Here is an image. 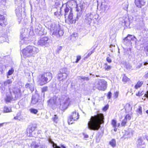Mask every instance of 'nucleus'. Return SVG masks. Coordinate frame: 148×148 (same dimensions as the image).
<instances>
[{
    "label": "nucleus",
    "mask_w": 148,
    "mask_h": 148,
    "mask_svg": "<svg viewBox=\"0 0 148 148\" xmlns=\"http://www.w3.org/2000/svg\"><path fill=\"white\" fill-rule=\"evenodd\" d=\"M118 93H114V97L115 98H116L118 96Z\"/></svg>",
    "instance_id": "50"
},
{
    "label": "nucleus",
    "mask_w": 148,
    "mask_h": 148,
    "mask_svg": "<svg viewBox=\"0 0 148 148\" xmlns=\"http://www.w3.org/2000/svg\"><path fill=\"white\" fill-rule=\"evenodd\" d=\"M64 16L68 15L69 13H70L71 12L73 13V10L71 8H70L69 6L66 5V7L64 9Z\"/></svg>",
    "instance_id": "17"
},
{
    "label": "nucleus",
    "mask_w": 148,
    "mask_h": 148,
    "mask_svg": "<svg viewBox=\"0 0 148 148\" xmlns=\"http://www.w3.org/2000/svg\"><path fill=\"white\" fill-rule=\"evenodd\" d=\"M12 100L10 95L9 93L8 94H7L6 97L5 99V100L6 103H9L10 101Z\"/></svg>",
    "instance_id": "25"
},
{
    "label": "nucleus",
    "mask_w": 148,
    "mask_h": 148,
    "mask_svg": "<svg viewBox=\"0 0 148 148\" xmlns=\"http://www.w3.org/2000/svg\"><path fill=\"white\" fill-rule=\"evenodd\" d=\"M21 116V112H19L17 114V115L16 116Z\"/></svg>",
    "instance_id": "54"
},
{
    "label": "nucleus",
    "mask_w": 148,
    "mask_h": 148,
    "mask_svg": "<svg viewBox=\"0 0 148 148\" xmlns=\"http://www.w3.org/2000/svg\"><path fill=\"white\" fill-rule=\"evenodd\" d=\"M78 147V145H76V148H77V147Z\"/></svg>",
    "instance_id": "63"
},
{
    "label": "nucleus",
    "mask_w": 148,
    "mask_h": 148,
    "mask_svg": "<svg viewBox=\"0 0 148 148\" xmlns=\"http://www.w3.org/2000/svg\"><path fill=\"white\" fill-rule=\"evenodd\" d=\"M38 49L35 47L32 46H28L23 49L22 53L25 57L30 56L38 52Z\"/></svg>",
    "instance_id": "3"
},
{
    "label": "nucleus",
    "mask_w": 148,
    "mask_h": 148,
    "mask_svg": "<svg viewBox=\"0 0 148 148\" xmlns=\"http://www.w3.org/2000/svg\"><path fill=\"white\" fill-rule=\"evenodd\" d=\"M52 77V74L50 72H44L38 77L37 82L39 85L42 86L50 82Z\"/></svg>",
    "instance_id": "2"
},
{
    "label": "nucleus",
    "mask_w": 148,
    "mask_h": 148,
    "mask_svg": "<svg viewBox=\"0 0 148 148\" xmlns=\"http://www.w3.org/2000/svg\"><path fill=\"white\" fill-rule=\"evenodd\" d=\"M109 144L113 147H115L116 146V141L114 139H112V140L109 142Z\"/></svg>",
    "instance_id": "27"
},
{
    "label": "nucleus",
    "mask_w": 148,
    "mask_h": 148,
    "mask_svg": "<svg viewBox=\"0 0 148 148\" xmlns=\"http://www.w3.org/2000/svg\"><path fill=\"white\" fill-rule=\"evenodd\" d=\"M7 24V22L5 20L4 16L0 14V25L2 26H4Z\"/></svg>",
    "instance_id": "15"
},
{
    "label": "nucleus",
    "mask_w": 148,
    "mask_h": 148,
    "mask_svg": "<svg viewBox=\"0 0 148 148\" xmlns=\"http://www.w3.org/2000/svg\"><path fill=\"white\" fill-rule=\"evenodd\" d=\"M141 93H136V95L137 96H139L140 95V94H141Z\"/></svg>",
    "instance_id": "59"
},
{
    "label": "nucleus",
    "mask_w": 148,
    "mask_h": 148,
    "mask_svg": "<svg viewBox=\"0 0 148 148\" xmlns=\"http://www.w3.org/2000/svg\"><path fill=\"white\" fill-rule=\"evenodd\" d=\"M147 64H148V61L144 62V65H146Z\"/></svg>",
    "instance_id": "55"
},
{
    "label": "nucleus",
    "mask_w": 148,
    "mask_h": 148,
    "mask_svg": "<svg viewBox=\"0 0 148 148\" xmlns=\"http://www.w3.org/2000/svg\"><path fill=\"white\" fill-rule=\"evenodd\" d=\"M52 119L54 122L57 123L58 120V117L57 115H54L52 117Z\"/></svg>",
    "instance_id": "32"
},
{
    "label": "nucleus",
    "mask_w": 148,
    "mask_h": 148,
    "mask_svg": "<svg viewBox=\"0 0 148 148\" xmlns=\"http://www.w3.org/2000/svg\"><path fill=\"white\" fill-rule=\"evenodd\" d=\"M106 61L109 63H110L112 62V60L109 57H107L106 59Z\"/></svg>",
    "instance_id": "47"
},
{
    "label": "nucleus",
    "mask_w": 148,
    "mask_h": 148,
    "mask_svg": "<svg viewBox=\"0 0 148 148\" xmlns=\"http://www.w3.org/2000/svg\"><path fill=\"white\" fill-rule=\"evenodd\" d=\"M137 148H145L144 143H143V138L142 137H139L137 141Z\"/></svg>",
    "instance_id": "14"
},
{
    "label": "nucleus",
    "mask_w": 148,
    "mask_h": 148,
    "mask_svg": "<svg viewBox=\"0 0 148 148\" xmlns=\"http://www.w3.org/2000/svg\"><path fill=\"white\" fill-rule=\"evenodd\" d=\"M119 125H120V124H119H119H118V127L119 126Z\"/></svg>",
    "instance_id": "64"
},
{
    "label": "nucleus",
    "mask_w": 148,
    "mask_h": 148,
    "mask_svg": "<svg viewBox=\"0 0 148 148\" xmlns=\"http://www.w3.org/2000/svg\"><path fill=\"white\" fill-rule=\"evenodd\" d=\"M49 40L48 37L44 36L40 39L38 42V44L40 46L47 45L49 43Z\"/></svg>",
    "instance_id": "9"
},
{
    "label": "nucleus",
    "mask_w": 148,
    "mask_h": 148,
    "mask_svg": "<svg viewBox=\"0 0 148 148\" xmlns=\"http://www.w3.org/2000/svg\"><path fill=\"white\" fill-rule=\"evenodd\" d=\"M14 71V69L12 68H11L10 70H9L7 73V75H10L12 74L13 73Z\"/></svg>",
    "instance_id": "34"
},
{
    "label": "nucleus",
    "mask_w": 148,
    "mask_h": 148,
    "mask_svg": "<svg viewBox=\"0 0 148 148\" xmlns=\"http://www.w3.org/2000/svg\"><path fill=\"white\" fill-rule=\"evenodd\" d=\"M130 136V135L129 134V132L127 130L125 131V134L123 135V137L124 138H128V137Z\"/></svg>",
    "instance_id": "30"
},
{
    "label": "nucleus",
    "mask_w": 148,
    "mask_h": 148,
    "mask_svg": "<svg viewBox=\"0 0 148 148\" xmlns=\"http://www.w3.org/2000/svg\"><path fill=\"white\" fill-rule=\"evenodd\" d=\"M9 94L10 95L12 100H15L16 98H15L16 97V94H21V93H9Z\"/></svg>",
    "instance_id": "31"
},
{
    "label": "nucleus",
    "mask_w": 148,
    "mask_h": 148,
    "mask_svg": "<svg viewBox=\"0 0 148 148\" xmlns=\"http://www.w3.org/2000/svg\"><path fill=\"white\" fill-rule=\"evenodd\" d=\"M83 135L84 136V137L85 138H88V136L87 134H83Z\"/></svg>",
    "instance_id": "53"
},
{
    "label": "nucleus",
    "mask_w": 148,
    "mask_h": 148,
    "mask_svg": "<svg viewBox=\"0 0 148 148\" xmlns=\"http://www.w3.org/2000/svg\"><path fill=\"white\" fill-rule=\"evenodd\" d=\"M60 12H59L58 11H56L54 13V15L57 17H58L60 16Z\"/></svg>",
    "instance_id": "45"
},
{
    "label": "nucleus",
    "mask_w": 148,
    "mask_h": 148,
    "mask_svg": "<svg viewBox=\"0 0 148 148\" xmlns=\"http://www.w3.org/2000/svg\"><path fill=\"white\" fill-rule=\"evenodd\" d=\"M143 84V81L139 80L137 82L136 84L135 85L134 88L135 89H137L140 87L142 86Z\"/></svg>",
    "instance_id": "21"
},
{
    "label": "nucleus",
    "mask_w": 148,
    "mask_h": 148,
    "mask_svg": "<svg viewBox=\"0 0 148 148\" xmlns=\"http://www.w3.org/2000/svg\"><path fill=\"white\" fill-rule=\"evenodd\" d=\"M12 81L11 79H8L6 80V81H4L3 84L5 86H6L8 84H10L12 83Z\"/></svg>",
    "instance_id": "29"
},
{
    "label": "nucleus",
    "mask_w": 148,
    "mask_h": 148,
    "mask_svg": "<svg viewBox=\"0 0 148 148\" xmlns=\"http://www.w3.org/2000/svg\"><path fill=\"white\" fill-rule=\"evenodd\" d=\"M16 97L15 98V100L17 99L18 98L20 97H21V94H16Z\"/></svg>",
    "instance_id": "46"
},
{
    "label": "nucleus",
    "mask_w": 148,
    "mask_h": 148,
    "mask_svg": "<svg viewBox=\"0 0 148 148\" xmlns=\"http://www.w3.org/2000/svg\"><path fill=\"white\" fill-rule=\"evenodd\" d=\"M80 79L84 80H86V81H88L89 80V78L88 77H80Z\"/></svg>",
    "instance_id": "42"
},
{
    "label": "nucleus",
    "mask_w": 148,
    "mask_h": 148,
    "mask_svg": "<svg viewBox=\"0 0 148 148\" xmlns=\"http://www.w3.org/2000/svg\"><path fill=\"white\" fill-rule=\"evenodd\" d=\"M145 95L147 96V97L148 98V93H146V94H145Z\"/></svg>",
    "instance_id": "61"
},
{
    "label": "nucleus",
    "mask_w": 148,
    "mask_h": 148,
    "mask_svg": "<svg viewBox=\"0 0 148 148\" xmlns=\"http://www.w3.org/2000/svg\"><path fill=\"white\" fill-rule=\"evenodd\" d=\"M144 77L147 79H148V72L144 76Z\"/></svg>",
    "instance_id": "51"
},
{
    "label": "nucleus",
    "mask_w": 148,
    "mask_h": 148,
    "mask_svg": "<svg viewBox=\"0 0 148 148\" xmlns=\"http://www.w3.org/2000/svg\"><path fill=\"white\" fill-rule=\"evenodd\" d=\"M14 119L15 120H18L19 121H21L22 120V116H16L14 117Z\"/></svg>",
    "instance_id": "39"
},
{
    "label": "nucleus",
    "mask_w": 148,
    "mask_h": 148,
    "mask_svg": "<svg viewBox=\"0 0 148 148\" xmlns=\"http://www.w3.org/2000/svg\"><path fill=\"white\" fill-rule=\"evenodd\" d=\"M50 29L51 31H52L53 30L54 31L53 32V34H55L56 33L58 32V28L57 27H56L55 26H53V25H52V27H51Z\"/></svg>",
    "instance_id": "23"
},
{
    "label": "nucleus",
    "mask_w": 148,
    "mask_h": 148,
    "mask_svg": "<svg viewBox=\"0 0 148 148\" xmlns=\"http://www.w3.org/2000/svg\"><path fill=\"white\" fill-rule=\"evenodd\" d=\"M48 140L49 143L52 145L53 148H61L60 146H58L55 143L51 138H48Z\"/></svg>",
    "instance_id": "20"
},
{
    "label": "nucleus",
    "mask_w": 148,
    "mask_h": 148,
    "mask_svg": "<svg viewBox=\"0 0 148 148\" xmlns=\"http://www.w3.org/2000/svg\"><path fill=\"white\" fill-rule=\"evenodd\" d=\"M32 84L27 83L25 85V87L27 88H28L31 89L32 87Z\"/></svg>",
    "instance_id": "38"
},
{
    "label": "nucleus",
    "mask_w": 148,
    "mask_h": 148,
    "mask_svg": "<svg viewBox=\"0 0 148 148\" xmlns=\"http://www.w3.org/2000/svg\"><path fill=\"white\" fill-rule=\"evenodd\" d=\"M146 1L147 0H135L134 3L137 7L141 8L145 4Z\"/></svg>",
    "instance_id": "12"
},
{
    "label": "nucleus",
    "mask_w": 148,
    "mask_h": 148,
    "mask_svg": "<svg viewBox=\"0 0 148 148\" xmlns=\"http://www.w3.org/2000/svg\"><path fill=\"white\" fill-rule=\"evenodd\" d=\"M4 123H0V127L3 126Z\"/></svg>",
    "instance_id": "60"
},
{
    "label": "nucleus",
    "mask_w": 148,
    "mask_h": 148,
    "mask_svg": "<svg viewBox=\"0 0 148 148\" xmlns=\"http://www.w3.org/2000/svg\"><path fill=\"white\" fill-rule=\"evenodd\" d=\"M127 131L129 133V134L130 135V136H132L133 133L134 132V131L133 130H132L131 128H129L128 130H127Z\"/></svg>",
    "instance_id": "41"
},
{
    "label": "nucleus",
    "mask_w": 148,
    "mask_h": 148,
    "mask_svg": "<svg viewBox=\"0 0 148 148\" xmlns=\"http://www.w3.org/2000/svg\"><path fill=\"white\" fill-rule=\"evenodd\" d=\"M81 56H77V58L75 61V62L76 63H77L81 59Z\"/></svg>",
    "instance_id": "44"
},
{
    "label": "nucleus",
    "mask_w": 148,
    "mask_h": 148,
    "mask_svg": "<svg viewBox=\"0 0 148 148\" xmlns=\"http://www.w3.org/2000/svg\"><path fill=\"white\" fill-rule=\"evenodd\" d=\"M121 75L122 77V81L124 84L127 83L130 81V79L128 78L125 74H123Z\"/></svg>",
    "instance_id": "18"
},
{
    "label": "nucleus",
    "mask_w": 148,
    "mask_h": 148,
    "mask_svg": "<svg viewBox=\"0 0 148 148\" xmlns=\"http://www.w3.org/2000/svg\"><path fill=\"white\" fill-rule=\"evenodd\" d=\"M67 73L65 72L60 73H58V79L60 81L66 79L67 77Z\"/></svg>",
    "instance_id": "13"
},
{
    "label": "nucleus",
    "mask_w": 148,
    "mask_h": 148,
    "mask_svg": "<svg viewBox=\"0 0 148 148\" xmlns=\"http://www.w3.org/2000/svg\"><path fill=\"white\" fill-rule=\"evenodd\" d=\"M29 111L31 113L35 114H36L38 112V110L37 109L32 108L30 109Z\"/></svg>",
    "instance_id": "33"
},
{
    "label": "nucleus",
    "mask_w": 148,
    "mask_h": 148,
    "mask_svg": "<svg viewBox=\"0 0 148 148\" xmlns=\"http://www.w3.org/2000/svg\"><path fill=\"white\" fill-rule=\"evenodd\" d=\"M112 93H108L107 95V97L109 99H110L111 98L112 96Z\"/></svg>",
    "instance_id": "49"
},
{
    "label": "nucleus",
    "mask_w": 148,
    "mask_h": 148,
    "mask_svg": "<svg viewBox=\"0 0 148 148\" xmlns=\"http://www.w3.org/2000/svg\"><path fill=\"white\" fill-rule=\"evenodd\" d=\"M107 82L105 80L99 79L96 85V88L99 90L104 91L106 89Z\"/></svg>",
    "instance_id": "6"
},
{
    "label": "nucleus",
    "mask_w": 148,
    "mask_h": 148,
    "mask_svg": "<svg viewBox=\"0 0 148 148\" xmlns=\"http://www.w3.org/2000/svg\"><path fill=\"white\" fill-rule=\"evenodd\" d=\"M56 97H53L47 101L48 106L53 108L56 105Z\"/></svg>",
    "instance_id": "11"
},
{
    "label": "nucleus",
    "mask_w": 148,
    "mask_h": 148,
    "mask_svg": "<svg viewBox=\"0 0 148 148\" xmlns=\"http://www.w3.org/2000/svg\"><path fill=\"white\" fill-rule=\"evenodd\" d=\"M125 111L127 112H129L131 111L132 109V107L130 105L129 103H127L124 107Z\"/></svg>",
    "instance_id": "24"
},
{
    "label": "nucleus",
    "mask_w": 148,
    "mask_h": 148,
    "mask_svg": "<svg viewBox=\"0 0 148 148\" xmlns=\"http://www.w3.org/2000/svg\"><path fill=\"white\" fill-rule=\"evenodd\" d=\"M127 21H124V22H124V25H125L126 26H127V25H126V24H127Z\"/></svg>",
    "instance_id": "56"
},
{
    "label": "nucleus",
    "mask_w": 148,
    "mask_h": 148,
    "mask_svg": "<svg viewBox=\"0 0 148 148\" xmlns=\"http://www.w3.org/2000/svg\"><path fill=\"white\" fill-rule=\"evenodd\" d=\"M144 138V139H146L148 141V136H147V135H145L144 137H143Z\"/></svg>",
    "instance_id": "52"
},
{
    "label": "nucleus",
    "mask_w": 148,
    "mask_h": 148,
    "mask_svg": "<svg viewBox=\"0 0 148 148\" xmlns=\"http://www.w3.org/2000/svg\"><path fill=\"white\" fill-rule=\"evenodd\" d=\"M112 125L113 127H116V121L114 119H113L112 121Z\"/></svg>",
    "instance_id": "36"
},
{
    "label": "nucleus",
    "mask_w": 148,
    "mask_h": 148,
    "mask_svg": "<svg viewBox=\"0 0 148 148\" xmlns=\"http://www.w3.org/2000/svg\"><path fill=\"white\" fill-rule=\"evenodd\" d=\"M61 147L62 148H66V147L64 146L63 145H61Z\"/></svg>",
    "instance_id": "57"
},
{
    "label": "nucleus",
    "mask_w": 148,
    "mask_h": 148,
    "mask_svg": "<svg viewBox=\"0 0 148 148\" xmlns=\"http://www.w3.org/2000/svg\"><path fill=\"white\" fill-rule=\"evenodd\" d=\"M65 23L68 24H71L76 23V19L74 17L73 13L71 12L68 15L65 16Z\"/></svg>",
    "instance_id": "7"
},
{
    "label": "nucleus",
    "mask_w": 148,
    "mask_h": 148,
    "mask_svg": "<svg viewBox=\"0 0 148 148\" xmlns=\"http://www.w3.org/2000/svg\"><path fill=\"white\" fill-rule=\"evenodd\" d=\"M108 106H106L103 108V110L104 111H106L108 109Z\"/></svg>",
    "instance_id": "48"
},
{
    "label": "nucleus",
    "mask_w": 148,
    "mask_h": 148,
    "mask_svg": "<svg viewBox=\"0 0 148 148\" xmlns=\"http://www.w3.org/2000/svg\"><path fill=\"white\" fill-rule=\"evenodd\" d=\"M47 147L46 141L43 139H40L37 143L33 142L30 145L31 148H47Z\"/></svg>",
    "instance_id": "5"
},
{
    "label": "nucleus",
    "mask_w": 148,
    "mask_h": 148,
    "mask_svg": "<svg viewBox=\"0 0 148 148\" xmlns=\"http://www.w3.org/2000/svg\"><path fill=\"white\" fill-rule=\"evenodd\" d=\"M79 118V115L78 113H77L75 111L73 112L68 118V123L69 124H72L74 121L78 119Z\"/></svg>",
    "instance_id": "8"
},
{
    "label": "nucleus",
    "mask_w": 148,
    "mask_h": 148,
    "mask_svg": "<svg viewBox=\"0 0 148 148\" xmlns=\"http://www.w3.org/2000/svg\"><path fill=\"white\" fill-rule=\"evenodd\" d=\"M3 112L4 113H8L12 112L11 108L10 107L5 106L4 108Z\"/></svg>",
    "instance_id": "26"
},
{
    "label": "nucleus",
    "mask_w": 148,
    "mask_h": 148,
    "mask_svg": "<svg viewBox=\"0 0 148 148\" xmlns=\"http://www.w3.org/2000/svg\"><path fill=\"white\" fill-rule=\"evenodd\" d=\"M127 121V119L124 118V119L122 121V123H121V125L123 126H125L126 123Z\"/></svg>",
    "instance_id": "40"
},
{
    "label": "nucleus",
    "mask_w": 148,
    "mask_h": 148,
    "mask_svg": "<svg viewBox=\"0 0 148 148\" xmlns=\"http://www.w3.org/2000/svg\"><path fill=\"white\" fill-rule=\"evenodd\" d=\"M59 99L60 108L63 110H66L70 103V99L68 97L64 95L61 97Z\"/></svg>",
    "instance_id": "4"
},
{
    "label": "nucleus",
    "mask_w": 148,
    "mask_h": 148,
    "mask_svg": "<svg viewBox=\"0 0 148 148\" xmlns=\"http://www.w3.org/2000/svg\"><path fill=\"white\" fill-rule=\"evenodd\" d=\"M116 127H114V131L115 132H116L117 130V128H116Z\"/></svg>",
    "instance_id": "58"
},
{
    "label": "nucleus",
    "mask_w": 148,
    "mask_h": 148,
    "mask_svg": "<svg viewBox=\"0 0 148 148\" xmlns=\"http://www.w3.org/2000/svg\"><path fill=\"white\" fill-rule=\"evenodd\" d=\"M133 40V38L132 35L131 34H128L126 37L124 38L123 40L126 43H129L130 42Z\"/></svg>",
    "instance_id": "16"
},
{
    "label": "nucleus",
    "mask_w": 148,
    "mask_h": 148,
    "mask_svg": "<svg viewBox=\"0 0 148 148\" xmlns=\"http://www.w3.org/2000/svg\"><path fill=\"white\" fill-rule=\"evenodd\" d=\"M146 112L147 114H148V110H147L146 111Z\"/></svg>",
    "instance_id": "62"
},
{
    "label": "nucleus",
    "mask_w": 148,
    "mask_h": 148,
    "mask_svg": "<svg viewBox=\"0 0 148 148\" xmlns=\"http://www.w3.org/2000/svg\"><path fill=\"white\" fill-rule=\"evenodd\" d=\"M104 65H105L104 69L105 70L108 71L111 69V66L108 65L107 63H105Z\"/></svg>",
    "instance_id": "28"
},
{
    "label": "nucleus",
    "mask_w": 148,
    "mask_h": 148,
    "mask_svg": "<svg viewBox=\"0 0 148 148\" xmlns=\"http://www.w3.org/2000/svg\"><path fill=\"white\" fill-rule=\"evenodd\" d=\"M125 118L126 119L127 121H129L131 119V117L129 114H127L125 116Z\"/></svg>",
    "instance_id": "43"
},
{
    "label": "nucleus",
    "mask_w": 148,
    "mask_h": 148,
    "mask_svg": "<svg viewBox=\"0 0 148 148\" xmlns=\"http://www.w3.org/2000/svg\"><path fill=\"white\" fill-rule=\"evenodd\" d=\"M142 108L140 106H139L137 110V112L140 114H142Z\"/></svg>",
    "instance_id": "37"
},
{
    "label": "nucleus",
    "mask_w": 148,
    "mask_h": 148,
    "mask_svg": "<svg viewBox=\"0 0 148 148\" xmlns=\"http://www.w3.org/2000/svg\"><path fill=\"white\" fill-rule=\"evenodd\" d=\"M36 128V127L32 126L28 128L27 130V133L29 134V136H32V132L34 131Z\"/></svg>",
    "instance_id": "19"
},
{
    "label": "nucleus",
    "mask_w": 148,
    "mask_h": 148,
    "mask_svg": "<svg viewBox=\"0 0 148 148\" xmlns=\"http://www.w3.org/2000/svg\"><path fill=\"white\" fill-rule=\"evenodd\" d=\"M104 119L103 114L102 113H98L96 115L91 116L88 123V129L91 130H98L101 124L104 123Z\"/></svg>",
    "instance_id": "1"
},
{
    "label": "nucleus",
    "mask_w": 148,
    "mask_h": 148,
    "mask_svg": "<svg viewBox=\"0 0 148 148\" xmlns=\"http://www.w3.org/2000/svg\"><path fill=\"white\" fill-rule=\"evenodd\" d=\"M40 94H42V93H35L34 95H33L31 101V103L33 104H35L38 101V99H40L41 97H40L39 95Z\"/></svg>",
    "instance_id": "10"
},
{
    "label": "nucleus",
    "mask_w": 148,
    "mask_h": 148,
    "mask_svg": "<svg viewBox=\"0 0 148 148\" xmlns=\"http://www.w3.org/2000/svg\"><path fill=\"white\" fill-rule=\"evenodd\" d=\"M84 8L83 5L81 4H77L76 5V10L78 12H82Z\"/></svg>",
    "instance_id": "22"
},
{
    "label": "nucleus",
    "mask_w": 148,
    "mask_h": 148,
    "mask_svg": "<svg viewBox=\"0 0 148 148\" xmlns=\"http://www.w3.org/2000/svg\"><path fill=\"white\" fill-rule=\"evenodd\" d=\"M48 90V87L47 86H45L41 88V91L42 92H47Z\"/></svg>",
    "instance_id": "35"
}]
</instances>
